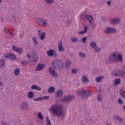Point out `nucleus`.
<instances>
[{
	"label": "nucleus",
	"mask_w": 125,
	"mask_h": 125,
	"mask_svg": "<svg viewBox=\"0 0 125 125\" xmlns=\"http://www.w3.org/2000/svg\"><path fill=\"white\" fill-rule=\"evenodd\" d=\"M118 62H123V56L119 54L117 51L112 52L109 57L105 60L106 64L118 63Z\"/></svg>",
	"instance_id": "nucleus-1"
},
{
	"label": "nucleus",
	"mask_w": 125,
	"mask_h": 125,
	"mask_svg": "<svg viewBox=\"0 0 125 125\" xmlns=\"http://www.w3.org/2000/svg\"><path fill=\"white\" fill-rule=\"evenodd\" d=\"M63 105H52L50 107L54 116H63Z\"/></svg>",
	"instance_id": "nucleus-2"
},
{
	"label": "nucleus",
	"mask_w": 125,
	"mask_h": 125,
	"mask_svg": "<svg viewBox=\"0 0 125 125\" xmlns=\"http://www.w3.org/2000/svg\"><path fill=\"white\" fill-rule=\"evenodd\" d=\"M77 94L79 96H81L83 99H86L91 95V92L88 90L86 91L85 89L82 88L78 91Z\"/></svg>",
	"instance_id": "nucleus-3"
},
{
	"label": "nucleus",
	"mask_w": 125,
	"mask_h": 125,
	"mask_svg": "<svg viewBox=\"0 0 125 125\" xmlns=\"http://www.w3.org/2000/svg\"><path fill=\"white\" fill-rule=\"evenodd\" d=\"M39 60V56L37 54L36 51H32L31 53V59H30V61L33 62V63H37Z\"/></svg>",
	"instance_id": "nucleus-4"
},
{
	"label": "nucleus",
	"mask_w": 125,
	"mask_h": 125,
	"mask_svg": "<svg viewBox=\"0 0 125 125\" xmlns=\"http://www.w3.org/2000/svg\"><path fill=\"white\" fill-rule=\"evenodd\" d=\"M112 75L116 77H124L125 78V72L122 70H114L112 72Z\"/></svg>",
	"instance_id": "nucleus-5"
},
{
	"label": "nucleus",
	"mask_w": 125,
	"mask_h": 125,
	"mask_svg": "<svg viewBox=\"0 0 125 125\" xmlns=\"http://www.w3.org/2000/svg\"><path fill=\"white\" fill-rule=\"evenodd\" d=\"M36 21L38 25H40V26H42V27H45V26H47V22L46 21L47 20H44L42 19L38 18L37 19Z\"/></svg>",
	"instance_id": "nucleus-6"
},
{
	"label": "nucleus",
	"mask_w": 125,
	"mask_h": 125,
	"mask_svg": "<svg viewBox=\"0 0 125 125\" xmlns=\"http://www.w3.org/2000/svg\"><path fill=\"white\" fill-rule=\"evenodd\" d=\"M75 98L74 95H69L66 96L62 99V101L63 103H66V102H71L73 99Z\"/></svg>",
	"instance_id": "nucleus-7"
},
{
	"label": "nucleus",
	"mask_w": 125,
	"mask_h": 125,
	"mask_svg": "<svg viewBox=\"0 0 125 125\" xmlns=\"http://www.w3.org/2000/svg\"><path fill=\"white\" fill-rule=\"evenodd\" d=\"M105 34L106 35H110V34H115L116 29L111 27H108L104 30Z\"/></svg>",
	"instance_id": "nucleus-8"
},
{
	"label": "nucleus",
	"mask_w": 125,
	"mask_h": 125,
	"mask_svg": "<svg viewBox=\"0 0 125 125\" xmlns=\"http://www.w3.org/2000/svg\"><path fill=\"white\" fill-rule=\"evenodd\" d=\"M64 69V63L60 60H58V65L57 66L56 70L58 71H63Z\"/></svg>",
	"instance_id": "nucleus-9"
},
{
	"label": "nucleus",
	"mask_w": 125,
	"mask_h": 125,
	"mask_svg": "<svg viewBox=\"0 0 125 125\" xmlns=\"http://www.w3.org/2000/svg\"><path fill=\"white\" fill-rule=\"evenodd\" d=\"M49 72L52 77H54L55 78H57L58 77V74L57 72L55 71L52 67H49Z\"/></svg>",
	"instance_id": "nucleus-10"
},
{
	"label": "nucleus",
	"mask_w": 125,
	"mask_h": 125,
	"mask_svg": "<svg viewBox=\"0 0 125 125\" xmlns=\"http://www.w3.org/2000/svg\"><path fill=\"white\" fill-rule=\"evenodd\" d=\"M85 17L87 21H88V22H89L90 24H91V25L93 24L94 20L93 17H92V16L86 15L85 16Z\"/></svg>",
	"instance_id": "nucleus-11"
},
{
	"label": "nucleus",
	"mask_w": 125,
	"mask_h": 125,
	"mask_svg": "<svg viewBox=\"0 0 125 125\" xmlns=\"http://www.w3.org/2000/svg\"><path fill=\"white\" fill-rule=\"evenodd\" d=\"M120 20L119 18H116L109 20L110 23L111 25H118L120 23Z\"/></svg>",
	"instance_id": "nucleus-12"
},
{
	"label": "nucleus",
	"mask_w": 125,
	"mask_h": 125,
	"mask_svg": "<svg viewBox=\"0 0 125 125\" xmlns=\"http://www.w3.org/2000/svg\"><path fill=\"white\" fill-rule=\"evenodd\" d=\"M21 108L23 111H25V110L30 109V107H29V105H28L27 103H23L21 104Z\"/></svg>",
	"instance_id": "nucleus-13"
},
{
	"label": "nucleus",
	"mask_w": 125,
	"mask_h": 125,
	"mask_svg": "<svg viewBox=\"0 0 125 125\" xmlns=\"http://www.w3.org/2000/svg\"><path fill=\"white\" fill-rule=\"evenodd\" d=\"M5 58H9V59H16V56L13 54H8L4 55Z\"/></svg>",
	"instance_id": "nucleus-14"
},
{
	"label": "nucleus",
	"mask_w": 125,
	"mask_h": 125,
	"mask_svg": "<svg viewBox=\"0 0 125 125\" xmlns=\"http://www.w3.org/2000/svg\"><path fill=\"white\" fill-rule=\"evenodd\" d=\"M63 90L62 89H60L59 91H57L56 92V95H57V97L59 98H61V97H63Z\"/></svg>",
	"instance_id": "nucleus-15"
},
{
	"label": "nucleus",
	"mask_w": 125,
	"mask_h": 125,
	"mask_svg": "<svg viewBox=\"0 0 125 125\" xmlns=\"http://www.w3.org/2000/svg\"><path fill=\"white\" fill-rule=\"evenodd\" d=\"M45 65L42 63H39L36 68V71H42L44 68Z\"/></svg>",
	"instance_id": "nucleus-16"
},
{
	"label": "nucleus",
	"mask_w": 125,
	"mask_h": 125,
	"mask_svg": "<svg viewBox=\"0 0 125 125\" xmlns=\"http://www.w3.org/2000/svg\"><path fill=\"white\" fill-rule=\"evenodd\" d=\"M58 65V60H55L52 62V66L55 69H57V66Z\"/></svg>",
	"instance_id": "nucleus-17"
},
{
	"label": "nucleus",
	"mask_w": 125,
	"mask_h": 125,
	"mask_svg": "<svg viewBox=\"0 0 125 125\" xmlns=\"http://www.w3.org/2000/svg\"><path fill=\"white\" fill-rule=\"evenodd\" d=\"M58 49L60 52H63V51H64V47L62 46V42H59Z\"/></svg>",
	"instance_id": "nucleus-18"
},
{
	"label": "nucleus",
	"mask_w": 125,
	"mask_h": 125,
	"mask_svg": "<svg viewBox=\"0 0 125 125\" xmlns=\"http://www.w3.org/2000/svg\"><path fill=\"white\" fill-rule=\"evenodd\" d=\"M89 82L88 78L85 75L82 77V83H88Z\"/></svg>",
	"instance_id": "nucleus-19"
},
{
	"label": "nucleus",
	"mask_w": 125,
	"mask_h": 125,
	"mask_svg": "<svg viewBox=\"0 0 125 125\" xmlns=\"http://www.w3.org/2000/svg\"><path fill=\"white\" fill-rule=\"evenodd\" d=\"M72 64V61L70 60L67 59L66 62L65 68L66 69H69L71 67Z\"/></svg>",
	"instance_id": "nucleus-20"
},
{
	"label": "nucleus",
	"mask_w": 125,
	"mask_h": 125,
	"mask_svg": "<svg viewBox=\"0 0 125 125\" xmlns=\"http://www.w3.org/2000/svg\"><path fill=\"white\" fill-rule=\"evenodd\" d=\"M31 89H35V90H38V91H41L42 90V88L38 85L34 84L31 86Z\"/></svg>",
	"instance_id": "nucleus-21"
},
{
	"label": "nucleus",
	"mask_w": 125,
	"mask_h": 125,
	"mask_svg": "<svg viewBox=\"0 0 125 125\" xmlns=\"http://www.w3.org/2000/svg\"><path fill=\"white\" fill-rule=\"evenodd\" d=\"M48 93H54L55 92V88L54 86H50L48 88Z\"/></svg>",
	"instance_id": "nucleus-22"
},
{
	"label": "nucleus",
	"mask_w": 125,
	"mask_h": 125,
	"mask_svg": "<svg viewBox=\"0 0 125 125\" xmlns=\"http://www.w3.org/2000/svg\"><path fill=\"white\" fill-rule=\"evenodd\" d=\"M5 66V60L1 59L0 60V68H3Z\"/></svg>",
	"instance_id": "nucleus-23"
},
{
	"label": "nucleus",
	"mask_w": 125,
	"mask_h": 125,
	"mask_svg": "<svg viewBox=\"0 0 125 125\" xmlns=\"http://www.w3.org/2000/svg\"><path fill=\"white\" fill-rule=\"evenodd\" d=\"M55 53V50L51 49L47 52V55H48V56H53V54Z\"/></svg>",
	"instance_id": "nucleus-24"
},
{
	"label": "nucleus",
	"mask_w": 125,
	"mask_h": 125,
	"mask_svg": "<svg viewBox=\"0 0 125 125\" xmlns=\"http://www.w3.org/2000/svg\"><path fill=\"white\" fill-rule=\"evenodd\" d=\"M46 37V34L45 33V32H42L40 35V40H41V41H44Z\"/></svg>",
	"instance_id": "nucleus-25"
},
{
	"label": "nucleus",
	"mask_w": 125,
	"mask_h": 125,
	"mask_svg": "<svg viewBox=\"0 0 125 125\" xmlns=\"http://www.w3.org/2000/svg\"><path fill=\"white\" fill-rule=\"evenodd\" d=\"M104 78V76H100L97 77L95 79L96 82L97 83H101V82L103 80Z\"/></svg>",
	"instance_id": "nucleus-26"
},
{
	"label": "nucleus",
	"mask_w": 125,
	"mask_h": 125,
	"mask_svg": "<svg viewBox=\"0 0 125 125\" xmlns=\"http://www.w3.org/2000/svg\"><path fill=\"white\" fill-rule=\"evenodd\" d=\"M70 41L72 42H79V39H78V37H73L70 38Z\"/></svg>",
	"instance_id": "nucleus-27"
},
{
	"label": "nucleus",
	"mask_w": 125,
	"mask_h": 125,
	"mask_svg": "<svg viewBox=\"0 0 125 125\" xmlns=\"http://www.w3.org/2000/svg\"><path fill=\"white\" fill-rule=\"evenodd\" d=\"M87 29H88L87 26H85L84 27V30L79 32V34L83 35V34H85V33H86V32H87Z\"/></svg>",
	"instance_id": "nucleus-28"
},
{
	"label": "nucleus",
	"mask_w": 125,
	"mask_h": 125,
	"mask_svg": "<svg viewBox=\"0 0 125 125\" xmlns=\"http://www.w3.org/2000/svg\"><path fill=\"white\" fill-rule=\"evenodd\" d=\"M121 83V79H115L114 80V85L116 86Z\"/></svg>",
	"instance_id": "nucleus-29"
},
{
	"label": "nucleus",
	"mask_w": 125,
	"mask_h": 125,
	"mask_svg": "<svg viewBox=\"0 0 125 125\" xmlns=\"http://www.w3.org/2000/svg\"><path fill=\"white\" fill-rule=\"evenodd\" d=\"M28 98H34L35 97V95H34V92L32 91H29L27 95Z\"/></svg>",
	"instance_id": "nucleus-30"
},
{
	"label": "nucleus",
	"mask_w": 125,
	"mask_h": 125,
	"mask_svg": "<svg viewBox=\"0 0 125 125\" xmlns=\"http://www.w3.org/2000/svg\"><path fill=\"white\" fill-rule=\"evenodd\" d=\"M15 76H19L20 75V69L16 68L14 71Z\"/></svg>",
	"instance_id": "nucleus-31"
},
{
	"label": "nucleus",
	"mask_w": 125,
	"mask_h": 125,
	"mask_svg": "<svg viewBox=\"0 0 125 125\" xmlns=\"http://www.w3.org/2000/svg\"><path fill=\"white\" fill-rule=\"evenodd\" d=\"M90 45L92 48H95L97 45V44L95 42H90Z\"/></svg>",
	"instance_id": "nucleus-32"
},
{
	"label": "nucleus",
	"mask_w": 125,
	"mask_h": 125,
	"mask_svg": "<svg viewBox=\"0 0 125 125\" xmlns=\"http://www.w3.org/2000/svg\"><path fill=\"white\" fill-rule=\"evenodd\" d=\"M46 124L47 125H51V122H50V119H49V117L48 116H46Z\"/></svg>",
	"instance_id": "nucleus-33"
},
{
	"label": "nucleus",
	"mask_w": 125,
	"mask_h": 125,
	"mask_svg": "<svg viewBox=\"0 0 125 125\" xmlns=\"http://www.w3.org/2000/svg\"><path fill=\"white\" fill-rule=\"evenodd\" d=\"M79 56L81 57V58H85V53L80 52L79 53Z\"/></svg>",
	"instance_id": "nucleus-34"
},
{
	"label": "nucleus",
	"mask_w": 125,
	"mask_h": 125,
	"mask_svg": "<svg viewBox=\"0 0 125 125\" xmlns=\"http://www.w3.org/2000/svg\"><path fill=\"white\" fill-rule=\"evenodd\" d=\"M32 41L33 42L34 44H35L36 45L39 44V42L38 41H37V38L36 37L32 38Z\"/></svg>",
	"instance_id": "nucleus-35"
},
{
	"label": "nucleus",
	"mask_w": 125,
	"mask_h": 125,
	"mask_svg": "<svg viewBox=\"0 0 125 125\" xmlns=\"http://www.w3.org/2000/svg\"><path fill=\"white\" fill-rule=\"evenodd\" d=\"M116 120H117V121H118V123H119V124L122 123V122H123V120L122 119L121 117H120V116H119V115L116 116Z\"/></svg>",
	"instance_id": "nucleus-36"
},
{
	"label": "nucleus",
	"mask_w": 125,
	"mask_h": 125,
	"mask_svg": "<svg viewBox=\"0 0 125 125\" xmlns=\"http://www.w3.org/2000/svg\"><path fill=\"white\" fill-rule=\"evenodd\" d=\"M16 52L19 53V54H22L23 53V49L19 48Z\"/></svg>",
	"instance_id": "nucleus-37"
},
{
	"label": "nucleus",
	"mask_w": 125,
	"mask_h": 125,
	"mask_svg": "<svg viewBox=\"0 0 125 125\" xmlns=\"http://www.w3.org/2000/svg\"><path fill=\"white\" fill-rule=\"evenodd\" d=\"M38 116L39 119H40V120H43V116L42 115V112H38Z\"/></svg>",
	"instance_id": "nucleus-38"
},
{
	"label": "nucleus",
	"mask_w": 125,
	"mask_h": 125,
	"mask_svg": "<svg viewBox=\"0 0 125 125\" xmlns=\"http://www.w3.org/2000/svg\"><path fill=\"white\" fill-rule=\"evenodd\" d=\"M94 51L96 53H99V52L101 51V49L99 47H96L95 48H94Z\"/></svg>",
	"instance_id": "nucleus-39"
},
{
	"label": "nucleus",
	"mask_w": 125,
	"mask_h": 125,
	"mask_svg": "<svg viewBox=\"0 0 125 125\" xmlns=\"http://www.w3.org/2000/svg\"><path fill=\"white\" fill-rule=\"evenodd\" d=\"M47 4H52L54 2V0H45Z\"/></svg>",
	"instance_id": "nucleus-40"
},
{
	"label": "nucleus",
	"mask_w": 125,
	"mask_h": 125,
	"mask_svg": "<svg viewBox=\"0 0 125 125\" xmlns=\"http://www.w3.org/2000/svg\"><path fill=\"white\" fill-rule=\"evenodd\" d=\"M120 95L125 98V92L124 90H120Z\"/></svg>",
	"instance_id": "nucleus-41"
},
{
	"label": "nucleus",
	"mask_w": 125,
	"mask_h": 125,
	"mask_svg": "<svg viewBox=\"0 0 125 125\" xmlns=\"http://www.w3.org/2000/svg\"><path fill=\"white\" fill-rule=\"evenodd\" d=\"M87 40V37H83L81 39V42L83 43H85L86 42V41Z\"/></svg>",
	"instance_id": "nucleus-42"
},
{
	"label": "nucleus",
	"mask_w": 125,
	"mask_h": 125,
	"mask_svg": "<svg viewBox=\"0 0 125 125\" xmlns=\"http://www.w3.org/2000/svg\"><path fill=\"white\" fill-rule=\"evenodd\" d=\"M19 48V47H18L15 45H13L12 47V50H13V51H15V52H16V51L18 50Z\"/></svg>",
	"instance_id": "nucleus-43"
},
{
	"label": "nucleus",
	"mask_w": 125,
	"mask_h": 125,
	"mask_svg": "<svg viewBox=\"0 0 125 125\" xmlns=\"http://www.w3.org/2000/svg\"><path fill=\"white\" fill-rule=\"evenodd\" d=\"M97 100L99 101V102H101L102 101V97H101V95H99L97 97Z\"/></svg>",
	"instance_id": "nucleus-44"
},
{
	"label": "nucleus",
	"mask_w": 125,
	"mask_h": 125,
	"mask_svg": "<svg viewBox=\"0 0 125 125\" xmlns=\"http://www.w3.org/2000/svg\"><path fill=\"white\" fill-rule=\"evenodd\" d=\"M42 100H47L49 99V96H45L44 97H42Z\"/></svg>",
	"instance_id": "nucleus-45"
},
{
	"label": "nucleus",
	"mask_w": 125,
	"mask_h": 125,
	"mask_svg": "<svg viewBox=\"0 0 125 125\" xmlns=\"http://www.w3.org/2000/svg\"><path fill=\"white\" fill-rule=\"evenodd\" d=\"M42 100V97H38L37 98L34 99V101H41Z\"/></svg>",
	"instance_id": "nucleus-46"
},
{
	"label": "nucleus",
	"mask_w": 125,
	"mask_h": 125,
	"mask_svg": "<svg viewBox=\"0 0 125 125\" xmlns=\"http://www.w3.org/2000/svg\"><path fill=\"white\" fill-rule=\"evenodd\" d=\"M118 103H119V104H120L121 105L124 104V102H123V100L121 98L118 99Z\"/></svg>",
	"instance_id": "nucleus-47"
},
{
	"label": "nucleus",
	"mask_w": 125,
	"mask_h": 125,
	"mask_svg": "<svg viewBox=\"0 0 125 125\" xmlns=\"http://www.w3.org/2000/svg\"><path fill=\"white\" fill-rule=\"evenodd\" d=\"M1 123H2V125H9V124H8V123H7L6 122H4L3 121H1Z\"/></svg>",
	"instance_id": "nucleus-48"
},
{
	"label": "nucleus",
	"mask_w": 125,
	"mask_h": 125,
	"mask_svg": "<svg viewBox=\"0 0 125 125\" xmlns=\"http://www.w3.org/2000/svg\"><path fill=\"white\" fill-rule=\"evenodd\" d=\"M24 36V31H22V34H20V39H22V38H23Z\"/></svg>",
	"instance_id": "nucleus-49"
},
{
	"label": "nucleus",
	"mask_w": 125,
	"mask_h": 125,
	"mask_svg": "<svg viewBox=\"0 0 125 125\" xmlns=\"http://www.w3.org/2000/svg\"><path fill=\"white\" fill-rule=\"evenodd\" d=\"M21 63L23 66H25V65H27V63L26 62V61H21Z\"/></svg>",
	"instance_id": "nucleus-50"
},
{
	"label": "nucleus",
	"mask_w": 125,
	"mask_h": 125,
	"mask_svg": "<svg viewBox=\"0 0 125 125\" xmlns=\"http://www.w3.org/2000/svg\"><path fill=\"white\" fill-rule=\"evenodd\" d=\"M66 26H70L71 25V21H67L66 23Z\"/></svg>",
	"instance_id": "nucleus-51"
},
{
	"label": "nucleus",
	"mask_w": 125,
	"mask_h": 125,
	"mask_svg": "<svg viewBox=\"0 0 125 125\" xmlns=\"http://www.w3.org/2000/svg\"><path fill=\"white\" fill-rule=\"evenodd\" d=\"M27 58L29 59L30 61V59H32V55H27Z\"/></svg>",
	"instance_id": "nucleus-52"
},
{
	"label": "nucleus",
	"mask_w": 125,
	"mask_h": 125,
	"mask_svg": "<svg viewBox=\"0 0 125 125\" xmlns=\"http://www.w3.org/2000/svg\"><path fill=\"white\" fill-rule=\"evenodd\" d=\"M72 74H77V71H76V70H75V69H73L72 70Z\"/></svg>",
	"instance_id": "nucleus-53"
},
{
	"label": "nucleus",
	"mask_w": 125,
	"mask_h": 125,
	"mask_svg": "<svg viewBox=\"0 0 125 125\" xmlns=\"http://www.w3.org/2000/svg\"><path fill=\"white\" fill-rule=\"evenodd\" d=\"M5 33H8V28H5L4 30Z\"/></svg>",
	"instance_id": "nucleus-54"
},
{
	"label": "nucleus",
	"mask_w": 125,
	"mask_h": 125,
	"mask_svg": "<svg viewBox=\"0 0 125 125\" xmlns=\"http://www.w3.org/2000/svg\"><path fill=\"white\" fill-rule=\"evenodd\" d=\"M111 3H112V1H107V4H108V5H109V6H111Z\"/></svg>",
	"instance_id": "nucleus-55"
},
{
	"label": "nucleus",
	"mask_w": 125,
	"mask_h": 125,
	"mask_svg": "<svg viewBox=\"0 0 125 125\" xmlns=\"http://www.w3.org/2000/svg\"><path fill=\"white\" fill-rule=\"evenodd\" d=\"M81 19H84V15L83 14L81 15Z\"/></svg>",
	"instance_id": "nucleus-56"
},
{
	"label": "nucleus",
	"mask_w": 125,
	"mask_h": 125,
	"mask_svg": "<svg viewBox=\"0 0 125 125\" xmlns=\"http://www.w3.org/2000/svg\"><path fill=\"white\" fill-rule=\"evenodd\" d=\"M0 86H3V83L0 81Z\"/></svg>",
	"instance_id": "nucleus-57"
},
{
	"label": "nucleus",
	"mask_w": 125,
	"mask_h": 125,
	"mask_svg": "<svg viewBox=\"0 0 125 125\" xmlns=\"http://www.w3.org/2000/svg\"><path fill=\"white\" fill-rule=\"evenodd\" d=\"M102 20L104 22H106V18L105 17H103Z\"/></svg>",
	"instance_id": "nucleus-58"
},
{
	"label": "nucleus",
	"mask_w": 125,
	"mask_h": 125,
	"mask_svg": "<svg viewBox=\"0 0 125 125\" xmlns=\"http://www.w3.org/2000/svg\"><path fill=\"white\" fill-rule=\"evenodd\" d=\"M41 32H42V30H39L38 31V36H41Z\"/></svg>",
	"instance_id": "nucleus-59"
},
{
	"label": "nucleus",
	"mask_w": 125,
	"mask_h": 125,
	"mask_svg": "<svg viewBox=\"0 0 125 125\" xmlns=\"http://www.w3.org/2000/svg\"><path fill=\"white\" fill-rule=\"evenodd\" d=\"M53 55L55 56V57H56L57 56V54H56V52L55 51V53H53Z\"/></svg>",
	"instance_id": "nucleus-60"
},
{
	"label": "nucleus",
	"mask_w": 125,
	"mask_h": 125,
	"mask_svg": "<svg viewBox=\"0 0 125 125\" xmlns=\"http://www.w3.org/2000/svg\"><path fill=\"white\" fill-rule=\"evenodd\" d=\"M10 34L11 36H13V33H12V32H10Z\"/></svg>",
	"instance_id": "nucleus-61"
},
{
	"label": "nucleus",
	"mask_w": 125,
	"mask_h": 125,
	"mask_svg": "<svg viewBox=\"0 0 125 125\" xmlns=\"http://www.w3.org/2000/svg\"><path fill=\"white\" fill-rule=\"evenodd\" d=\"M13 17L14 19H16V17H15V16H14V15H13Z\"/></svg>",
	"instance_id": "nucleus-62"
},
{
	"label": "nucleus",
	"mask_w": 125,
	"mask_h": 125,
	"mask_svg": "<svg viewBox=\"0 0 125 125\" xmlns=\"http://www.w3.org/2000/svg\"><path fill=\"white\" fill-rule=\"evenodd\" d=\"M123 108L124 110H125V105H124V106H123Z\"/></svg>",
	"instance_id": "nucleus-63"
},
{
	"label": "nucleus",
	"mask_w": 125,
	"mask_h": 125,
	"mask_svg": "<svg viewBox=\"0 0 125 125\" xmlns=\"http://www.w3.org/2000/svg\"><path fill=\"white\" fill-rule=\"evenodd\" d=\"M0 3H1V0H0Z\"/></svg>",
	"instance_id": "nucleus-64"
}]
</instances>
